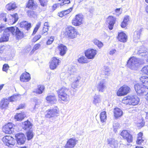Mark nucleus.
Instances as JSON below:
<instances>
[{
    "label": "nucleus",
    "instance_id": "nucleus-1",
    "mask_svg": "<svg viewBox=\"0 0 148 148\" xmlns=\"http://www.w3.org/2000/svg\"><path fill=\"white\" fill-rule=\"evenodd\" d=\"M12 33L13 35H15L18 38H23L24 36L23 33L17 27H7L5 30V33H3V35L0 38V42L7 41L9 39L10 34Z\"/></svg>",
    "mask_w": 148,
    "mask_h": 148
},
{
    "label": "nucleus",
    "instance_id": "nucleus-2",
    "mask_svg": "<svg viewBox=\"0 0 148 148\" xmlns=\"http://www.w3.org/2000/svg\"><path fill=\"white\" fill-rule=\"evenodd\" d=\"M68 91L69 89L64 86L59 89L57 91V93L59 98L62 101H67V98L69 97L68 95Z\"/></svg>",
    "mask_w": 148,
    "mask_h": 148
},
{
    "label": "nucleus",
    "instance_id": "nucleus-3",
    "mask_svg": "<svg viewBox=\"0 0 148 148\" xmlns=\"http://www.w3.org/2000/svg\"><path fill=\"white\" fill-rule=\"evenodd\" d=\"M139 65V60L134 57L130 58L127 62V66L132 70H136Z\"/></svg>",
    "mask_w": 148,
    "mask_h": 148
},
{
    "label": "nucleus",
    "instance_id": "nucleus-4",
    "mask_svg": "<svg viewBox=\"0 0 148 148\" xmlns=\"http://www.w3.org/2000/svg\"><path fill=\"white\" fill-rule=\"evenodd\" d=\"M64 34L66 36L69 38L73 39L77 36V32L74 28L70 26L66 29V31Z\"/></svg>",
    "mask_w": 148,
    "mask_h": 148
},
{
    "label": "nucleus",
    "instance_id": "nucleus-5",
    "mask_svg": "<svg viewBox=\"0 0 148 148\" xmlns=\"http://www.w3.org/2000/svg\"><path fill=\"white\" fill-rule=\"evenodd\" d=\"M83 16L81 14L76 15L72 20L73 25L76 26L81 25L83 23Z\"/></svg>",
    "mask_w": 148,
    "mask_h": 148
},
{
    "label": "nucleus",
    "instance_id": "nucleus-6",
    "mask_svg": "<svg viewBox=\"0 0 148 148\" xmlns=\"http://www.w3.org/2000/svg\"><path fill=\"white\" fill-rule=\"evenodd\" d=\"M135 90L138 94L140 95H145L147 90L142 84L137 83L134 86Z\"/></svg>",
    "mask_w": 148,
    "mask_h": 148
},
{
    "label": "nucleus",
    "instance_id": "nucleus-7",
    "mask_svg": "<svg viewBox=\"0 0 148 148\" xmlns=\"http://www.w3.org/2000/svg\"><path fill=\"white\" fill-rule=\"evenodd\" d=\"M47 113L45 115L47 118H50L57 116L59 114L58 109L57 107L52 108L47 111Z\"/></svg>",
    "mask_w": 148,
    "mask_h": 148
},
{
    "label": "nucleus",
    "instance_id": "nucleus-8",
    "mask_svg": "<svg viewBox=\"0 0 148 148\" xmlns=\"http://www.w3.org/2000/svg\"><path fill=\"white\" fill-rule=\"evenodd\" d=\"M2 140L5 145L11 147L15 144V140L14 138L11 136H5L2 138Z\"/></svg>",
    "mask_w": 148,
    "mask_h": 148
},
{
    "label": "nucleus",
    "instance_id": "nucleus-9",
    "mask_svg": "<svg viewBox=\"0 0 148 148\" xmlns=\"http://www.w3.org/2000/svg\"><path fill=\"white\" fill-rule=\"evenodd\" d=\"M130 88L128 86L124 85L120 88L117 92L118 96H121L127 95L129 92Z\"/></svg>",
    "mask_w": 148,
    "mask_h": 148
},
{
    "label": "nucleus",
    "instance_id": "nucleus-10",
    "mask_svg": "<svg viewBox=\"0 0 148 148\" xmlns=\"http://www.w3.org/2000/svg\"><path fill=\"white\" fill-rule=\"evenodd\" d=\"M121 136L129 143H131L133 140V137L128 131L126 130H123L121 133Z\"/></svg>",
    "mask_w": 148,
    "mask_h": 148
},
{
    "label": "nucleus",
    "instance_id": "nucleus-11",
    "mask_svg": "<svg viewBox=\"0 0 148 148\" xmlns=\"http://www.w3.org/2000/svg\"><path fill=\"white\" fill-rule=\"evenodd\" d=\"M3 132L5 134H11L14 131L13 124L11 123H8L3 126L2 128Z\"/></svg>",
    "mask_w": 148,
    "mask_h": 148
},
{
    "label": "nucleus",
    "instance_id": "nucleus-12",
    "mask_svg": "<svg viewBox=\"0 0 148 148\" xmlns=\"http://www.w3.org/2000/svg\"><path fill=\"white\" fill-rule=\"evenodd\" d=\"M97 52L96 50H94L93 49H89L86 50L85 54L86 56L88 59H92L95 57Z\"/></svg>",
    "mask_w": 148,
    "mask_h": 148
},
{
    "label": "nucleus",
    "instance_id": "nucleus-13",
    "mask_svg": "<svg viewBox=\"0 0 148 148\" xmlns=\"http://www.w3.org/2000/svg\"><path fill=\"white\" fill-rule=\"evenodd\" d=\"M15 137L18 144L19 145H23L26 140V138L24 134L22 133H19L15 135Z\"/></svg>",
    "mask_w": 148,
    "mask_h": 148
},
{
    "label": "nucleus",
    "instance_id": "nucleus-14",
    "mask_svg": "<svg viewBox=\"0 0 148 148\" xmlns=\"http://www.w3.org/2000/svg\"><path fill=\"white\" fill-rule=\"evenodd\" d=\"M18 20V14L17 13L11 15L9 14L7 16V21L9 25H12L15 23Z\"/></svg>",
    "mask_w": 148,
    "mask_h": 148
},
{
    "label": "nucleus",
    "instance_id": "nucleus-15",
    "mask_svg": "<svg viewBox=\"0 0 148 148\" xmlns=\"http://www.w3.org/2000/svg\"><path fill=\"white\" fill-rule=\"evenodd\" d=\"M116 21V18L112 16H109L107 19V23L108 24V28L110 30L113 29Z\"/></svg>",
    "mask_w": 148,
    "mask_h": 148
},
{
    "label": "nucleus",
    "instance_id": "nucleus-16",
    "mask_svg": "<svg viewBox=\"0 0 148 148\" xmlns=\"http://www.w3.org/2000/svg\"><path fill=\"white\" fill-rule=\"evenodd\" d=\"M60 62V60L56 57L53 58L50 64V68L52 70L56 69Z\"/></svg>",
    "mask_w": 148,
    "mask_h": 148
},
{
    "label": "nucleus",
    "instance_id": "nucleus-17",
    "mask_svg": "<svg viewBox=\"0 0 148 148\" xmlns=\"http://www.w3.org/2000/svg\"><path fill=\"white\" fill-rule=\"evenodd\" d=\"M137 54H140L143 56H147L148 54V50L144 46H141L137 51Z\"/></svg>",
    "mask_w": 148,
    "mask_h": 148
},
{
    "label": "nucleus",
    "instance_id": "nucleus-18",
    "mask_svg": "<svg viewBox=\"0 0 148 148\" xmlns=\"http://www.w3.org/2000/svg\"><path fill=\"white\" fill-rule=\"evenodd\" d=\"M108 144L112 147L114 148H118V141L114 139L110 138L108 139Z\"/></svg>",
    "mask_w": 148,
    "mask_h": 148
},
{
    "label": "nucleus",
    "instance_id": "nucleus-19",
    "mask_svg": "<svg viewBox=\"0 0 148 148\" xmlns=\"http://www.w3.org/2000/svg\"><path fill=\"white\" fill-rule=\"evenodd\" d=\"M30 79L29 74L26 72L22 74L20 76V79L21 81L25 82L29 81Z\"/></svg>",
    "mask_w": 148,
    "mask_h": 148
},
{
    "label": "nucleus",
    "instance_id": "nucleus-20",
    "mask_svg": "<svg viewBox=\"0 0 148 148\" xmlns=\"http://www.w3.org/2000/svg\"><path fill=\"white\" fill-rule=\"evenodd\" d=\"M76 144L75 140L71 138L67 141L65 147L66 148H73L75 147Z\"/></svg>",
    "mask_w": 148,
    "mask_h": 148
},
{
    "label": "nucleus",
    "instance_id": "nucleus-21",
    "mask_svg": "<svg viewBox=\"0 0 148 148\" xmlns=\"http://www.w3.org/2000/svg\"><path fill=\"white\" fill-rule=\"evenodd\" d=\"M32 123L28 120L24 122L22 124L23 129L27 130H32Z\"/></svg>",
    "mask_w": 148,
    "mask_h": 148
},
{
    "label": "nucleus",
    "instance_id": "nucleus-22",
    "mask_svg": "<svg viewBox=\"0 0 148 148\" xmlns=\"http://www.w3.org/2000/svg\"><path fill=\"white\" fill-rule=\"evenodd\" d=\"M46 100L51 104L55 103L57 101V99L53 94L48 95L46 97Z\"/></svg>",
    "mask_w": 148,
    "mask_h": 148
},
{
    "label": "nucleus",
    "instance_id": "nucleus-23",
    "mask_svg": "<svg viewBox=\"0 0 148 148\" xmlns=\"http://www.w3.org/2000/svg\"><path fill=\"white\" fill-rule=\"evenodd\" d=\"M140 81L143 83L142 85L146 89H148V77L147 76H143L140 78Z\"/></svg>",
    "mask_w": 148,
    "mask_h": 148
},
{
    "label": "nucleus",
    "instance_id": "nucleus-24",
    "mask_svg": "<svg viewBox=\"0 0 148 148\" xmlns=\"http://www.w3.org/2000/svg\"><path fill=\"white\" fill-rule=\"evenodd\" d=\"M131 105L135 106L138 104L139 102V99L136 96H130Z\"/></svg>",
    "mask_w": 148,
    "mask_h": 148
},
{
    "label": "nucleus",
    "instance_id": "nucleus-25",
    "mask_svg": "<svg viewBox=\"0 0 148 148\" xmlns=\"http://www.w3.org/2000/svg\"><path fill=\"white\" fill-rule=\"evenodd\" d=\"M117 38L120 42H125L127 41V36L125 33L122 32H120L119 33Z\"/></svg>",
    "mask_w": 148,
    "mask_h": 148
},
{
    "label": "nucleus",
    "instance_id": "nucleus-26",
    "mask_svg": "<svg viewBox=\"0 0 148 148\" xmlns=\"http://www.w3.org/2000/svg\"><path fill=\"white\" fill-rule=\"evenodd\" d=\"M58 49L60 52V55L61 56L64 55L66 53L67 50L66 47L62 44H60L58 45Z\"/></svg>",
    "mask_w": 148,
    "mask_h": 148
},
{
    "label": "nucleus",
    "instance_id": "nucleus-27",
    "mask_svg": "<svg viewBox=\"0 0 148 148\" xmlns=\"http://www.w3.org/2000/svg\"><path fill=\"white\" fill-rule=\"evenodd\" d=\"M114 116L116 118L121 116L123 114L122 111L118 108H116L114 109Z\"/></svg>",
    "mask_w": 148,
    "mask_h": 148
},
{
    "label": "nucleus",
    "instance_id": "nucleus-28",
    "mask_svg": "<svg viewBox=\"0 0 148 148\" xmlns=\"http://www.w3.org/2000/svg\"><path fill=\"white\" fill-rule=\"evenodd\" d=\"M9 104V100L7 99H3L1 101L0 107L3 109L7 108Z\"/></svg>",
    "mask_w": 148,
    "mask_h": 148
},
{
    "label": "nucleus",
    "instance_id": "nucleus-29",
    "mask_svg": "<svg viewBox=\"0 0 148 148\" xmlns=\"http://www.w3.org/2000/svg\"><path fill=\"white\" fill-rule=\"evenodd\" d=\"M72 8H70L66 10H65L58 13V15L60 17H62L66 15L69 13L72 10Z\"/></svg>",
    "mask_w": 148,
    "mask_h": 148
},
{
    "label": "nucleus",
    "instance_id": "nucleus-30",
    "mask_svg": "<svg viewBox=\"0 0 148 148\" xmlns=\"http://www.w3.org/2000/svg\"><path fill=\"white\" fill-rule=\"evenodd\" d=\"M21 27L24 28L25 29L28 31L31 27V24L28 23L27 21L22 22L20 23Z\"/></svg>",
    "mask_w": 148,
    "mask_h": 148
},
{
    "label": "nucleus",
    "instance_id": "nucleus-31",
    "mask_svg": "<svg viewBox=\"0 0 148 148\" xmlns=\"http://www.w3.org/2000/svg\"><path fill=\"white\" fill-rule=\"evenodd\" d=\"M143 29V28H140V29L137 30L134 32L133 36L134 40H137L139 39L141 33Z\"/></svg>",
    "mask_w": 148,
    "mask_h": 148
},
{
    "label": "nucleus",
    "instance_id": "nucleus-32",
    "mask_svg": "<svg viewBox=\"0 0 148 148\" xmlns=\"http://www.w3.org/2000/svg\"><path fill=\"white\" fill-rule=\"evenodd\" d=\"M106 86L103 81H101L98 84L97 86V88L99 91L103 92Z\"/></svg>",
    "mask_w": 148,
    "mask_h": 148
},
{
    "label": "nucleus",
    "instance_id": "nucleus-33",
    "mask_svg": "<svg viewBox=\"0 0 148 148\" xmlns=\"http://www.w3.org/2000/svg\"><path fill=\"white\" fill-rule=\"evenodd\" d=\"M45 87L42 85H39L38 86V88L35 89L33 92L37 94H41L44 91Z\"/></svg>",
    "mask_w": 148,
    "mask_h": 148
},
{
    "label": "nucleus",
    "instance_id": "nucleus-34",
    "mask_svg": "<svg viewBox=\"0 0 148 148\" xmlns=\"http://www.w3.org/2000/svg\"><path fill=\"white\" fill-rule=\"evenodd\" d=\"M26 115L24 112H21L17 114L15 116L14 118L17 121H21L25 117Z\"/></svg>",
    "mask_w": 148,
    "mask_h": 148
},
{
    "label": "nucleus",
    "instance_id": "nucleus-35",
    "mask_svg": "<svg viewBox=\"0 0 148 148\" xmlns=\"http://www.w3.org/2000/svg\"><path fill=\"white\" fill-rule=\"evenodd\" d=\"M93 99V103L95 105L97 103H99L101 102V99L100 98V96L99 95L95 94L94 96Z\"/></svg>",
    "mask_w": 148,
    "mask_h": 148
},
{
    "label": "nucleus",
    "instance_id": "nucleus-36",
    "mask_svg": "<svg viewBox=\"0 0 148 148\" xmlns=\"http://www.w3.org/2000/svg\"><path fill=\"white\" fill-rule=\"evenodd\" d=\"M27 6L29 8L34 9L36 8V5L33 0H29Z\"/></svg>",
    "mask_w": 148,
    "mask_h": 148
},
{
    "label": "nucleus",
    "instance_id": "nucleus-37",
    "mask_svg": "<svg viewBox=\"0 0 148 148\" xmlns=\"http://www.w3.org/2000/svg\"><path fill=\"white\" fill-rule=\"evenodd\" d=\"M76 69L73 66H70L68 68V71L70 75H74L76 72Z\"/></svg>",
    "mask_w": 148,
    "mask_h": 148
},
{
    "label": "nucleus",
    "instance_id": "nucleus-38",
    "mask_svg": "<svg viewBox=\"0 0 148 148\" xmlns=\"http://www.w3.org/2000/svg\"><path fill=\"white\" fill-rule=\"evenodd\" d=\"M106 112L105 111L101 112L100 114V119L102 123L105 122L106 120Z\"/></svg>",
    "mask_w": 148,
    "mask_h": 148
},
{
    "label": "nucleus",
    "instance_id": "nucleus-39",
    "mask_svg": "<svg viewBox=\"0 0 148 148\" xmlns=\"http://www.w3.org/2000/svg\"><path fill=\"white\" fill-rule=\"evenodd\" d=\"M130 97V96L124 97L122 101V103L130 105L131 102Z\"/></svg>",
    "mask_w": 148,
    "mask_h": 148
},
{
    "label": "nucleus",
    "instance_id": "nucleus-40",
    "mask_svg": "<svg viewBox=\"0 0 148 148\" xmlns=\"http://www.w3.org/2000/svg\"><path fill=\"white\" fill-rule=\"evenodd\" d=\"M59 1H63L62 3H58L56 4V5L57 7H61L63 5L66 4H68L70 3V2L69 0H59Z\"/></svg>",
    "mask_w": 148,
    "mask_h": 148
},
{
    "label": "nucleus",
    "instance_id": "nucleus-41",
    "mask_svg": "<svg viewBox=\"0 0 148 148\" xmlns=\"http://www.w3.org/2000/svg\"><path fill=\"white\" fill-rule=\"evenodd\" d=\"M32 130H27V138L28 140H29L32 139L33 136V133Z\"/></svg>",
    "mask_w": 148,
    "mask_h": 148
},
{
    "label": "nucleus",
    "instance_id": "nucleus-42",
    "mask_svg": "<svg viewBox=\"0 0 148 148\" xmlns=\"http://www.w3.org/2000/svg\"><path fill=\"white\" fill-rule=\"evenodd\" d=\"M93 42L94 44L97 45L99 48H101L103 45V44L101 42L97 39L93 40Z\"/></svg>",
    "mask_w": 148,
    "mask_h": 148
},
{
    "label": "nucleus",
    "instance_id": "nucleus-43",
    "mask_svg": "<svg viewBox=\"0 0 148 148\" xmlns=\"http://www.w3.org/2000/svg\"><path fill=\"white\" fill-rule=\"evenodd\" d=\"M8 10H13L16 8V4L14 3H10L7 5L6 6Z\"/></svg>",
    "mask_w": 148,
    "mask_h": 148
},
{
    "label": "nucleus",
    "instance_id": "nucleus-44",
    "mask_svg": "<svg viewBox=\"0 0 148 148\" xmlns=\"http://www.w3.org/2000/svg\"><path fill=\"white\" fill-rule=\"evenodd\" d=\"M88 61L87 58L83 56L79 58L78 59V62L81 63H87Z\"/></svg>",
    "mask_w": 148,
    "mask_h": 148
},
{
    "label": "nucleus",
    "instance_id": "nucleus-45",
    "mask_svg": "<svg viewBox=\"0 0 148 148\" xmlns=\"http://www.w3.org/2000/svg\"><path fill=\"white\" fill-rule=\"evenodd\" d=\"M103 73L105 75H108L110 74V70L107 66H105L103 70Z\"/></svg>",
    "mask_w": 148,
    "mask_h": 148
},
{
    "label": "nucleus",
    "instance_id": "nucleus-46",
    "mask_svg": "<svg viewBox=\"0 0 148 148\" xmlns=\"http://www.w3.org/2000/svg\"><path fill=\"white\" fill-rule=\"evenodd\" d=\"M41 22H39L37 23L36 26L35 27L34 30L32 35H34L36 33V32L37 31L38 29L40 27L41 25Z\"/></svg>",
    "mask_w": 148,
    "mask_h": 148
},
{
    "label": "nucleus",
    "instance_id": "nucleus-47",
    "mask_svg": "<svg viewBox=\"0 0 148 148\" xmlns=\"http://www.w3.org/2000/svg\"><path fill=\"white\" fill-rule=\"evenodd\" d=\"M7 16L5 14L2 13L0 14V21H2L4 22L7 21Z\"/></svg>",
    "mask_w": 148,
    "mask_h": 148
},
{
    "label": "nucleus",
    "instance_id": "nucleus-48",
    "mask_svg": "<svg viewBox=\"0 0 148 148\" xmlns=\"http://www.w3.org/2000/svg\"><path fill=\"white\" fill-rule=\"evenodd\" d=\"M18 97L15 95L11 96L9 98V100L10 101H16L17 100Z\"/></svg>",
    "mask_w": 148,
    "mask_h": 148
},
{
    "label": "nucleus",
    "instance_id": "nucleus-49",
    "mask_svg": "<svg viewBox=\"0 0 148 148\" xmlns=\"http://www.w3.org/2000/svg\"><path fill=\"white\" fill-rule=\"evenodd\" d=\"M142 71L147 75H148V65L145 66L142 69Z\"/></svg>",
    "mask_w": 148,
    "mask_h": 148
},
{
    "label": "nucleus",
    "instance_id": "nucleus-50",
    "mask_svg": "<svg viewBox=\"0 0 148 148\" xmlns=\"http://www.w3.org/2000/svg\"><path fill=\"white\" fill-rule=\"evenodd\" d=\"M145 125V122L143 120H141L140 122H138L136 124L137 126L139 128H140L144 126Z\"/></svg>",
    "mask_w": 148,
    "mask_h": 148
},
{
    "label": "nucleus",
    "instance_id": "nucleus-51",
    "mask_svg": "<svg viewBox=\"0 0 148 148\" xmlns=\"http://www.w3.org/2000/svg\"><path fill=\"white\" fill-rule=\"evenodd\" d=\"M113 127L114 128V131L116 132V130L119 127V124L117 122L114 123Z\"/></svg>",
    "mask_w": 148,
    "mask_h": 148
},
{
    "label": "nucleus",
    "instance_id": "nucleus-52",
    "mask_svg": "<svg viewBox=\"0 0 148 148\" xmlns=\"http://www.w3.org/2000/svg\"><path fill=\"white\" fill-rule=\"evenodd\" d=\"M41 5L42 6L46 5L47 4V0H39Z\"/></svg>",
    "mask_w": 148,
    "mask_h": 148
},
{
    "label": "nucleus",
    "instance_id": "nucleus-53",
    "mask_svg": "<svg viewBox=\"0 0 148 148\" xmlns=\"http://www.w3.org/2000/svg\"><path fill=\"white\" fill-rule=\"evenodd\" d=\"M9 67L8 65V64H5L3 65V71H5L7 72V71L9 68Z\"/></svg>",
    "mask_w": 148,
    "mask_h": 148
},
{
    "label": "nucleus",
    "instance_id": "nucleus-54",
    "mask_svg": "<svg viewBox=\"0 0 148 148\" xmlns=\"http://www.w3.org/2000/svg\"><path fill=\"white\" fill-rule=\"evenodd\" d=\"M41 37V36L40 35H38L35 36L32 40L33 42H36Z\"/></svg>",
    "mask_w": 148,
    "mask_h": 148
},
{
    "label": "nucleus",
    "instance_id": "nucleus-55",
    "mask_svg": "<svg viewBox=\"0 0 148 148\" xmlns=\"http://www.w3.org/2000/svg\"><path fill=\"white\" fill-rule=\"evenodd\" d=\"M144 141V140L142 139V137H137L136 143L138 144H141V143Z\"/></svg>",
    "mask_w": 148,
    "mask_h": 148
},
{
    "label": "nucleus",
    "instance_id": "nucleus-56",
    "mask_svg": "<svg viewBox=\"0 0 148 148\" xmlns=\"http://www.w3.org/2000/svg\"><path fill=\"white\" fill-rule=\"evenodd\" d=\"M54 40L53 37H51L50 39H49L47 42V44L48 45H50L52 44Z\"/></svg>",
    "mask_w": 148,
    "mask_h": 148
},
{
    "label": "nucleus",
    "instance_id": "nucleus-57",
    "mask_svg": "<svg viewBox=\"0 0 148 148\" xmlns=\"http://www.w3.org/2000/svg\"><path fill=\"white\" fill-rule=\"evenodd\" d=\"M78 85V83L75 82H73L71 84V86L73 88H76Z\"/></svg>",
    "mask_w": 148,
    "mask_h": 148
},
{
    "label": "nucleus",
    "instance_id": "nucleus-58",
    "mask_svg": "<svg viewBox=\"0 0 148 148\" xmlns=\"http://www.w3.org/2000/svg\"><path fill=\"white\" fill-rule=\"evenodd\" d=\"M27 14L29 16L32 17L34 14V12L32 10H28L27 12Z\"/></svg>",
    "mask_w": 148,
    "mask_h": 148
},
{
    "label": "nucleus",
    "instance_id": "nucleus-59",
    "mask_svg": "<svg viewBox=\"0 0 148 148\" xmlns=\"http://www.w3.org/2000/svg\"><path fill=\"white\" fill-rule=\"evenodd\" d=\"M129 20V16H126L124 17L123 21L124 22L127 23Z\"/></svg>",
    "mask_w": 148,
    "mask_h": 148
},
{
    "label": "nucleus",
    "instance_id": "nucleus-60",
    "mask_svg": "<svg viewBox=\"0 0 148 148\" xmlns=\"http://www.w3.org/2000/svg\"><path fill=\"white\" fill-rule=\"evenodd\" d=\"M81 79V77L79 76H78L75 77L74 79V81L76 83H79V80Z\"/></svg>",
    "mask_w": 148,
    "mask_h": 148
},
{
    "label": "nucleus",
    "instance_id": "nucleus-61",
    "mask_svg": "<svg viewBox=\"0 0 148 148\" xmlns=\"http://www.w3.org/2000/svg\"><path fill=\"white\" fill-rule=\"evenodd\" d=\"M41 46V45L39 44H36L34 46L33 49L34 50H36L38 49Z\"/></svg>",
    "mask_w": 148,
    "mask_h": 148
},
{
    "label": "nucleus",
    "instance_id": "nucleus-62",
    "mask_svg": "<svg viewBox=\"0 0 148 148\" xmlns=\"http://www.w3.org/2000/svg\"><path fill=\"white\" fill-rule=\"evenodd\" d=\"M6 29L3 25H0V33L2 32V31H3V33H5V30Z\"/></svg>",
    "mask_w": 148,
    "mask_h": 148
},
{
    "label": "nucleus",
    "instance_id": "nucleus-63",
    "mask_svg": "<svg viewBox=\"0 0 148 148\" xmlns=\"http://www.w3.org/2000/svg\"><path fill=\"white\" fill-rule=\"evenodd\" d=\"M49 27H44L43 31L42 33V34H44L45 33L47 32L48 31Z\"/></svg>",
    "mask_w": 148,
    "mask_h": 148
},
{
    "label": "nucleus",
    "instance_id": "nucleus-64",
    "mask_svg": "<svg viewBox=\"0 0 148 148\" xmlns=\"http://www.w3.org/2000/svg\"><path fill=\"white\" fill-rule=\"evenodd\" d=\"M5 46H0V54L2 53L3 52L5 49Z\"/></svg>",
    "mask_w": 148,
    "mask_h": 148
}]
</instances>
